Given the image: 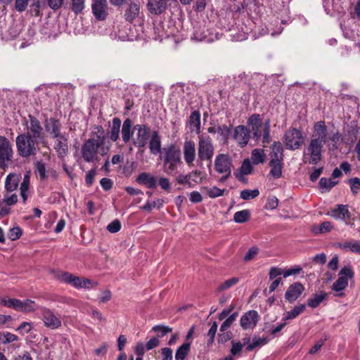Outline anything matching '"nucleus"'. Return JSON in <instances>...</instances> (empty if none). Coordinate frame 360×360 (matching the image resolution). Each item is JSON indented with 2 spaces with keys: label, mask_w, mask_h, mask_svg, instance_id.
<instances>
[{
  "label": "nucleus",
  "mask_w": 360,
  "mask_h": 360,
  "mask_svg": "<svg viewBox=\"0 0 360 360\" xmlns=\"http://www.w3.org/2000/svg\"><path fill=\"white\" fill-rule=\"evenodd\" d=\"M250 134L252 133V138L258 141L262 136V143H269L271 141L270 136V121L267 120L263 123L260 115L253 114L247 121Z\"/></svg>",
  "instance_id": "nucleus-5"
},
{
  "label": "nucleus",
  "mask_w": 360,
  "mask_h": 360,
  "mask_svg": "<svg viewBox=\"0 0 360 360\" xmlns=\"http://www.w3.org/2000/svg\"><path fill=\"white\" fill-rule=\"evenodd\" d=\"M35 169L36 171L38 172L41 180H44L47 177L46 174L45 164L42 161L36 162Z\"/></svg>",
  "instance_id": "nucleus-50"
},
{
  "label": "nucleus",
  "mask_w": 360,
  "mask_h": 360,
  "mask_svg": "<svg viewBox=\"0 0 360 360\" xmlns=\"http://www.w3.org/2000/svg\"><path fill=\"white\" fill-rule=\"evenodd\" d=\"M56 277L61 282L72 285L77 288H79V285H81L82 278L66 271L58 272Z\"/></svg>",
  "instance_id": "nucleus-20"
},
{
  "label": "nucleus",
  "mask_w": 360,
  "mask_h": 360,
  "mask_svg": "<svg viewBox=\"0 0 360 360\" xmlns=\"http://www.w3.org/2000/svg\"><path fill=\"white\" fill-rule=\"evenodd\" d=\"M13 157V149L10 141L0 136V167L4 169Z\"/></svg>",
  "instance_id": "nucleus-12"
},
{
  "label": "nucleus",
  "mask_w": 360,
  "mask_h": 360,
  "mask_svg": "<svg viewBox=\"0 0 360 360\" xmlns=\"http://www.w3.org/2000/svg\"><path fill=\"white\" fill-rule=\"evenodd\" d=\"M191 348L189 342H184L176 351L175 360H184L188 355Z\"/></svg>",
  "instance_id": "nucleus-35"
},
{
  "label": "nucleus",
  "mask_w": 360,
  "mask_h": 360,
  "mask_svg": "<svg viewBox=\"0 0 360 360\" xmlns=\"http://www.w3.org/2000/svg\"><path fill=\"white\" fill-rule=\"evenodd\" d=\"M140 13V5L137 3H131L125 11L124 18L125 20L129 22L138 17Z\"/></svg>",
  "instance_id": "nucleus-27"
},
{
  "label": "nucleus",
  "mask_w": 360,
  "mask_h": 360,
  "mask_svg": "<svg viewBox=\"0 0 360 360\" xmlns=\"http://www.w3.org/2000/svg\"><path fill=\"white\" fill-rule=\"evenodd\" d=\"M22 232L20 227H18V226L13 227L9 230L8 238L11 240H15L20 238V236H22Z\"/></svg>",
  "instance_id": "nucleus-56"
},
{
  "label": "nucleus",
  "mask_w": 360,
  "mask_h": 360,
  "mask_svg": "<svg viewBox=\"0 0 360 360\" xmlns=\"http://www.w3.org/2000/svg\"><path fill=\"white\" fill-rule=\"evenodd\" d=\"M18 340V337L10 332L0 333V342L3 344L13 342Z\"/></svg>",
  "instance_id": "nucleus-43"
},
{
  "label": "nucleus",
  "mask_w": 360,
  "mask_h": 360,
  "mask_svg": "<svg viewBox=\"0 0 360 360\" xmlns=\"http://www.w3.org/2000/svg\"><path fill=\"white\" fill-rule=\"evenodd\" d=\"M136 181L139 184L145 185L148 188H156L155 177L150 173L142 172L136 178Z\"/></svg>",
  "instance_id": "nucleus-26"
},
{
  "label": "nucleus",
  "mask_w": 360,
  "mask_h": 360,
  "mask_svg": "<svg viewBox=\"0 0 360 360\" xmlns=\"http://www.w3.org/2000/svg\"><path fill=\"white\" fill-rule=\"evenodd\" d=\"M96 174V169H91L86 174V177H85V182L88 186H91L93 184Z\"/></svg>",
  "instance_id": "nucleus-64"
},
{
  "label": "nucleus",
  "mask_w": 360,
  "mask_h": 360,
  "mask_svg": "<svg viewBox=\"0 0 360 360\" xmlns=\"http://www.w3.org/2000/svg\"><path fill=\"white\" fill-rule=\"evenodd\" d=\"M333 229V226L330 221H324L319 226H314L312 229L313 232L316 234L325 233L330 232Z\"/></svg>",
  "instance_id": "nucleus-41"
},
{
  "label": "nucleus",
  "mask_w": 360,
  "mask_h": 360,
  "mask_svg": "<svg viewBox=\"0 0 360 360\" xmlns=\"http://www.w3.org/2000/svg\"><path fill=\"white\" fill-rule=\"evenodd\" d=\"M152 330L158 333L159 336L163 337L167 333H171L172 331V328L164 325H156L152 328Z\"/></svg>",
  "instance_id": "nucleus-48"
},
{
  "label": "nucleus",
  "mask_w": 360,
  "mask_h": 360,
  "mask_svg": "<svg viewBox=\"0 0 360 360\" xmlns=\"http://www.w3.org/2000/svg\"><path fill=\"white\" fill-rule=\"evenodd\" d=\"M168 0H148L147 7L148 11L155 15L162 13L167 8Z\"/></svg>",
  "instance_id": "nucleus-25"
},
{
  "label": "nucleus",
  "mask_w": 360,
  "mask_h": 360,
  "mask_svg": "<svg viewBox=\"0 0 360 360\" xmlns=\"http://www.w3.org/2000/svg\"><path fill=\"white\" fill-rule=\"evenodd\" d=\"M258 252H259V249L257 247H255V246L252 247L251 248H250L248 250L247 253L245 255V256L243 257V260L245 262H249V261L255 258V257L258 254Z\"/></svg>",
  "instance_id": "nucleus-58"
},
{
  "label": "nucleus",
  "mask_w": 360,
  "mask_h": 360,
  "mask_svg": "<svg viewBox=\"0 0 360 360\" xmlns=\"http://www.w3.org/2000/svg\"><path fill=\"white\" fill-rule=\"evenodd\" d=\"M337 184L338 181H333L331 179L323 177L319 180V186L321 192L323 193L328 192Z\"/></svg>",
  "instance_id": "nucleus-36"
},
{
  "label": "nucleus",
  "mask_w": 360,
  "mask_h": 360,
  "mask_svg": "<svg viewBox=\"0 0 360 360\" xmlns=\"http://www.w3.org/2000/svg\"><path fill=\"white\" fill-rule=\"evenodd\" d=\"M198 139V160L201 162H211L214 153V146L212 138L208 135H201Z\"/></svg>",
  "instance_id": "nucleus-7"
},
{
  "label": "nucleus",
  "mask_w": 360,
  "mask_h": 360,
  "mask_svg": "<svg viewBox=\"0 0 360 360\" xmlns=\"http://www.w3.org/2000/svg\"><path fill=\"white\" fill-rule=\"evenodd\" d=\"M188 176H190L191 182L193 181L196 184L201 183L203 179L202 172L198 169L193 170L191 172L188 173Z\"/></svg>",
  "instance_id": "nucleus-51"
},
{
  "label": "nucleus",
  "mask_w": 360,
  "mask_h": 360,
  "mask_svg": "<svg viewBox=\"0 0 360 360\" xmlns=\"http://www.w3.org/2000/svg\"><path fill=\"white\" fill-rule=\"evenodd\" d=\"M217 132L224 139H227L229 137V136H230V134L231 133V127H228L226 125L219 126L217 128Z\"/></svg>",
  "instance_id": "nucleus-60"
},
{
  "label": "nucleus",
  "mask_w": 360,
  "mask_h": 360,
  "mask_svg": "<svg viewBox=\"0 0 360 360\" xmlns=\"http://www.w3.org/2000/svg\"><path fill=\"white\" fill-rule=\"evenodd\" d=\"M238 282L239 278L237 277H233L230 279H228L218 285L217 288V292H220L229 290L233 285H236Z\"/></svg>",
  "instance_id": "nucleus-38"
},
{
  "label": "nucleus",
  "mask_w": 360,
  "mask_h": 360,
  "mask_svg": "<svg viewBox=\"0 0 360 360\" xmlns=\"http://www.w3.org/2000/svg\"><path fill=\"white\" fill-rule=\"evenodd\" d=\"M121 229V223L118 219H115L107 226V230L112 233L118 232Z\"/></svg>",
  "instance_id": "nucleus-57"
},
{
  "label": "nucleus",
  "mask_w": 360,
  "mask_h": 360,
  "mask_svg": "<svg viewBox=\"0 0 360 360\" xmlns=\"http://www.w3.org/2000/svg\"><path fill=\"white\" fill-rule=\"evenodd\" d=\"M96 129L97 131H93L91 137L86 140L82 146V156L86 162H93L97 160L100 148L102 155H105L108 150V148L105 150L103 148L106 139L103 127L97 126Z\"/></svg>",
  "instance_id": "nucleus-2"
},
{
  "label": "nucleus",
  "mask_w": 360,
  "mask_h": 360,
  "mask_svg": "<svg viewBox=\"0 0 360 360\" xmlns=\"http://www.w3.org/2000/svg\"><path fill=\"white\" fill-rule=\"evenodd\" d=\"M20 176L15 174H10L7 176L5 181V188L7 191H15L19 184Z\"/></svg>",
  "instance_id": "nucleus-30"
},
{
  "label": "nucleus",
  "mask_w": 360,
  "mask_h": 360,
  "mask_svg": "<svg viewBox=\"0 0 360 360\" xmlns=\"http://www.w3.org/2000/svg\"><path fill=\"white\" fill-rule=\"evenodd\" d=\"M231 348L230 352L232 356L240 355V352L243 349V345L240 342L231 341Z\"/></svg>",
  "instance_id": "nucleus-53"
},
{
  "label": "nucleus",
  "mask_w": 360,
  "mask_h": 360,
  "mask_svg": "<svg viewBox=\"0 0 360 360\" xmlns=\"http://www.w3.org/2000/svg\"><path fill=\"white\" fill-rule=\"evenodd\" d=\"M41 316L44 326L50 329H57L62 325L60 319L48 308L41 309Z\"/></svg>",
  "instance_id": "nucleus-13"
},
{
  "label": "nucleus",
  "mask_w": 360,
  "mask_h": 360,
  "mask_svg": "<svg viewBox=\"0 0 360 360\" xmlns=\"http://www.w3.org/2000/svg\"><path fill=\"white\" fill-rule=\"evenodd\" d=\"M131 120L129 118H127L122 124L121 134L125 143H128L132 136L134 131H131Z\"/></svg>",
  "instance_id": "nucleus-32"
},
{
  "label": "nucleus",
  "mask_w": 360,
  "mask_h": 360,
  "mask_svg": "<svg viewBox=\"0 0 360 360\" xmlns=\"http://www.w3.org/2000/svg\"><path fill=\"white\" fill-rule=\"evenodd\" d=\"M232 334L231 332H221L218 335V342L224 344L231 339Z\"/></svg>",
  "instance_id": "nucleus-62"
},
{
  "label": "nucleus",
  "mask_w": 360,
  "mask_h": 360,
  "mask_svg": "<svg viewBox=\"0 0 360 360\" xmlns=\"http://www.w3.org/2000/svg\"><path fill=\"white\" fill-rule=\"evenodd\" d=\"M148 148L153 155H158L161 153V137L158 131H153L151 133L150 139L148 141Z\"/></svg>",
  "instance_id": "nucleus-23"
},
{
  "label": "nucleus",
  "mask_w": 360,
  "mask_h": 360,
  "mask_svg": "<svg viewBox=\"0 0 360 360\" xmlns=\"http://www.w3.org/2000/svg\"><path fill=\"white\" fill-rule=\"evenodd\" d=\"M91 9L96 20H104L108 14L107 0H93Z\"/></svg>",
  "instance_id": "nucleus-14"
},
{
  "label": "nucleus",
  "mask_w": 360,
  "mask_h": 360,
  "mask_svg": "<svg viewBox=\"0 0 360 360\" xmlns=\"http://www.w3.org/2000/svg\"><path fill=\"white\" fill-rule=\"evenodd\" d=\"M44 127L46 132H48L53 139L60 138V136L63 135L60 131L62 127L60 122L54 117L46 120Z\"/></svg>",
  "instance_id": "nucleus-16"
},
{
  "label": "nucleus",
  "mask_w": 360,
  "mask_h": 360,
  "mask_svg": "<svg viewBox=\"0 0 360 360\" xmlns=\"http://www.w3.org/2000/svg\"><path fill=\"white\" fill-rule=\"evenodd\" d=\"M354 271L350 266H345L342 267L338 274V278L333 283L331 289L333 291L340 292L336 294V296L342 297L343 293L340 292L344 290L348 285L349 279L354 277Z\"/></svg>",
  "instance_id": "nucleus-8"
},
{
  "label": "nucleus",
  "mask_w": 360,
  "mask_h": 360,
  "mask_svg": "<svg viewBox=\"0 0 360 360\" xmlns=\"http://www.w3.org/2000/svg\"><path fill=\"white\" fill-rule=\"evenodd\" d=\"M251 160L254 165L263 163L265 160V153L263 150L254 149L251 153Z\"/></svg>",
  "instance_id": "nucleus-39"
},
{
  "label": "nucleus",
  "mask_w": 360,
  "mask_h": 360,
  "mask_svg": "<svg viewBox=\"0 0 360 360\" xmlns=\"http://www.w3.org/2000/svg\"><path fill=\"white\" fill-rule=\"evenodd\" d=\"M328 297V294L323 291L320 293L313 294L311 297L307 300V305L313 309L316 308L319 304Z\"/></svg>",
  "instance_id": "nucleus-29"
},
{
  "label": "nucleus",
  "mask_w": 360,
  "mask_h": 360,
  "mask_svg": "<svg viewBox=\"0 0 360 360\" xmlns=\"http://www.w3.org/2000/svg\"><path fill=\"white\" fill-rule=\"evenodd\" d=\"M136 131V137L134 139V144L139 148H143L147 144L150 136V128L146 124H136L133 128Z\"/></svg>",
  "instance_id": "nucleus-11"
},
{
  "label": "nucleus",
  "mask_w": 360,
  "mask_h": 360,
  "mask_svg": "<svg viewBox=\"0 0 360 360\" xmlns=\"http://www.w3.org/2000/svg\"><path fill=\"white\" fill-rule=\"evenodd\" d=\"M259 195V191L258 189H245L240 192V197L243 200H248L257 198Z\"/></svg>",
  "instance_id": "nucleus-45"
},
{
  "label": "nucleus",
  "mask_w": 360,
  "mask_h": 360,
  "mask_svg": "<svg viewBox=\"0 0 360 360\" xmlns=\"http://www.w3.org/2000/svg\"><path fill=\"white\" fill-rule=\"evenodd\" d=\"M183 154L185 162L187 165H193L196 157L195 145L193 141H185L183 146Z\"/></svg>",
  "instance_id": "nucleus-15"
},
{
  "label": "nucleus",
  "mask_w": 360,
  "mask_h": 360,
  "mask_svg": "<svg viewBox=\"0 0 360 360\" xmlns=\"http://www.w3.org/2000/svg\"><path fill=\"white\" fill-rule=\"evenodd\" d=\"M351 191L354 195L358 193L360 191V179L358 177L351 178L348 180Z\"/></svg>",
  "instance_id": "nucleus-49"
},
{
  "label": "nucleus",
  "mask_w": 360,
  "mask_h": 360,
  "mask_svg": "<svg viewBox=\"0 0 360 360\" xmlns=\"http://www.w3.org/2000/svg\"><path fill=\"white\" fill-rule=\"evenodd\" d=\"M176 181L180 185H188L189 188L193 187V184L190 181V176L188 174H179L176 177Z\"/></svg>",
  "instance_id": "nucleus-54"
},
{
  "label": "nucleus",
  "mask_w": 360,
  "mask_h": 360,
  "mask_svg": "<svg viewBox=\"0 0 360 360\" xmlns=\"http://www.w3.org/2000/svg\"><path fill=\"white\" fill-rule=\"evenodd\" d=\"M84 8V0H72V11L75 14L82 13Z\"/></svg>",
  "instance_id": "nucleus-52"
},
{
  "label": "nucleus",
  "mask_w": 360,
  "mask_h": 360,
  "mask_svg": "<svg viewBox=\"0 0 360 360\" xmlns=\"http://www.w3.org/2000/svg\"><path fill=\"white\" fill-rule=\"evenodd\" d=\"M328 214L335 219L345 220L350 218V213L347 205H337L328 212Z\"/></svg>",
  "instance_id": "nucleus-22"
},
{
  "label": "nucleus",
  "mask_w": 360,
  "mask_h": 360,
  "mask_svg": "<svg viewBox=\"0 0 360 360\" xmlns=\"http://www.w3.org/2000/svg\"><path fill=\"white\" fill-rule=\"evenodd\" d=\"M162 160L164 172L170 176L176 175L179 172V166L183 163L181 158V150L174 144H170L163 148Z\"/></svg>",
  "instance_id": "nucleus-3"
},
{
  "label": "nucleus",
  "mask_w": 360,
  "mask_h": 360,
  "mask_svg": "<svg viewBox=\"0 0 360 360\" xmlns=\"http://www.w3.org/2000/svg\"><path fill=\"white\" fill-rule=\"evenodd\" d=\"M224 190H221L217 186H213L207 191V195L212 198H215L223 195Z\"/></svg>",
  "instance_id": "nucleus-59"
},
{
  "label": "nucleus",
  "mask_w": 360,
  "mask_h": 360,
  "mask_svg": "<svg viewBox=\"0 0 360 360\" xmlns=\"http://www.w3.org/2000/svg\"><path fill=\"white\" fill-rule=\"evenodd\" d=\"M28 121L25 122L27 125V131L23 134H30V136L35 138L46 143L43 128L39 120L33 115H28Z\"/></svg>",
  "instance_id": "nucleus-10"
},
{
  "label": "nucleus",
  "mask_w": 360,
  "mask_h": 360,
  "mask_svg": "<svg viewBox=\"0 0 360 360\" xmlns=\"http://www.w3.org/2000/svg\"><path fill=\"white\" fill-rule=\"evenodd\" d=\"M341 135L339 132L328 136V129L324 121L316 122L314 125L313 133L308 146L303 151L302 161L309 165L318 164L322 158L323 146L330 140L333 143V147L339 141Z\"/></svg>",
  "instance_id": "nucleus-1"
},
{
  "label": "nucleus",
  "mask_w": 360,
  "mask_h": 360,
  "mask_svg": "<svg viewBox=\"0 0 360 360\" xmlns=\"http://www.w3.org/2000/svg\"><path fill=\"white\" fill-rule=\"evenodd\" d=\"M250 218V212L248 210H243L236 212L233 215V220L236 223L242 224L248 221Z\"/></svg>",
  "instance_id": "nucleus-37"
},
{
  "label": "nucleus",
  "mask_w": 360,
  "mask_h": 360,
  "mask_svg": "<svg viewBox=\"0 0 360 360\" xmlns=\"http://www.w3.org/2000/svg\"><path fill=\"white\" fill-rule=\"evenodd\" d=\"M34 302L30 300H20L18 311L23 312H30L34 310L33 307Z\"/></svg>",
  "instance_id": "nucleus-47"
},
{
  "label": "nucleus",
  "mask_w": 360,
  "mask_h": 360,
  "mask_svg": "<svg viewBox=\"0 0 360 360\" xmlns=\"http://www.w3.org/2000/svg\"><path fill=\"white\" fill-rule=\"evenodd\" d=\"M233 160L229 154L221 153L214 160V169L221 175L220 181L224 182L231 175Z\"/></svg>",
  "instance_id": "nucleus-6"
},
{
  "label": "nucleus",
  "mask_w": 360,
  "mask_h": 360,
  "mask_svg": "<svg viewBox=\"0 0 360 360\" xmlns=\"http://www.w3.org/2000/svg\"><path fill=\"white\" fill-rule=\"evenodd\" d=\"M283 142L285 147L291 150L299 149L304 143L302 131L296 128H290L284 134Z\"/></svg>",
  "instance_id": "nucleus-9"
},
{
  "label": "nucleus",
  "mask_w": 360,
  "mask_h": 360,
  "mask_svg": "<svg viewBox=\"0 0 360 360\" xmlns=\"http://www.w3.org/2000/svg\"><path fill=\"white\" fill-rule=\"evenodd\" d=\"M258 313L255 310L248 311L240 318L241 327L245 330L255 327L258 321Z\"/></svg>",
  "instance_id": "nucleus-19"
},
{
  "label": "nucleus",
  "mask_w": 360,
  "mask_h": 360,
  "mask_svg": "<svg viewBox=\"0 0 360 360\" xmlns=\"http://www.w3.org/2000/svg\"><path fill=\"white\" fill-rule=\"evenodd\" d=\"M46 6V0H33L31 5L32 11L34 13L35 16L40 15V8H44Z\"/></svg>",
  "instance_id": "nucleus-46"
},
{
  "label": "nucleus",
  "mask_w": 360,
  "mask_h": 360,
  "mask_svg": "<svg viewBox=\"0 0 360 360\" xmlns=\"http://www.w3.org/2000/svg\"><path fill=\"white\" fill-rule=\"evenodd\" d=\"M250 138V131L244 125H238L234 129L233 139L240 147H245Z\"/></svg>",
  "instance_id": "nucleus-17"
},
{
  "label": "nucleus",
  "mask_w": 360,
  "mask_h": 360,
  "mask_svg": "<svg viewBox=\"0 0 360 360\" xmlns=\"http://www.w3.org/2000/svg\"><path fill=\"white\" fill-rule=\"evenodd\" d=\"M0 304H3L5 307L12 308L13 309L18 311L20 300L15 298H2L0 299Z\"/></svg>",
  "instance_id": "nucleus-42"
},
{
  "label": "nucleus",
  "mask_w": 360,
  "mask_h": 360,
  "mask_svg": "<svg viewBox=\"0 0 360 360\" xmlns=\"http://www.w3.org/2000/svg\"><path fill=\"white\" fill-rule=\"evenodd\" d=\"M305 308L306 306L304 304L294 307L291 311H287L284 314L283 320L286 321L296 318L304 311Z\"/></svg>",
  "instance_id": "nucleus-33"
},
{
  "label": "nucleus",
  "mask_w": 360,
  "mask_h": 360,
  "mask_svg": "<svg viewBox=\"0 0 360 360\" xmlns=\"http://www.w3.org/2000/svg\"><path fill=\"white\" fill-rule=\"evenodd\" d=\"M304 287L300 283L296 282L291 284L285 293V300L292 303L295 302L304 292Z\"/></svg>",
  "instance_id": "nucleus-18"
},
{
  "label": "nucleus",
  "mask_w": 360,
  "mask_h": 360,
  "mask_svg": "<svg viewBox=\"0 0 360 360\" xmlns=\"http://www.w3.org/2000/svg\"><path fill=\"white\" fill-rule=\"evenodd\" d=\"M269 165L271 167V170L269 172L270 175L276 179L281 177L283 162L269 161Z\"/></svg>",
  "instance_id": "nucleus-34"
},
{
  "label": "nucleus",
  "mask_w": 360,
  "mask_h": 360,
  "mask_svg": "<svg viewBox=\"0 0 360 360\" xmlns=\"http://www.w3.org/2000/svg\"><path fill=\"white\" fill-rule=\"evenodd\" d=\"M163 203L164 200L160 198L157 199L153 202H150L149 200H148L144 205L141 207V209L143 210L150 212L151 210L155 207L160 209V207H162Z\"/></svg>",
  "instance_id": "nucleus-44"
},
{
  "label": "nucleus",
  "mask_w": 360,
  "mask_h": 360,
  "mask_svg": "<svg viewBox=\"0 0 360 360\" xmlns=\"http://www.w3.org/2000/svg\"><path fill=\"white\" fill-rule=\"evenodd\" d=\"M267 342L268 340L266 338H258L255 336L253 338L252 343L247 346L246 350L248 352L252 351L257 347L265 345Z\"/></svg>",
  "instance_id": "nucleus-40"
},
{
  "label": "nucleus",
  "mask_w": 360,
  "mask_h": 360,
  "mask_svg": "<svg viewBox=\"0 0 360 360\" xmlns=\"http://www.w3.org/2000/svg\"><path fill=\"white\" fill-rule=\"evenodd\" d=\"M121 127V120L118 117H114L112 121V126L110 130L108 132L109 139L115 142L117 141L120 136Z\"/></svg>",
  "instance_id": "nucleus-28"
},
{
  "label": "nucleus",
  "mask_w": 360,
  "mask_h": 360,
  "mask_svg": "<svg viewBox=\"0 0 360 360\" xmlns=\"http://www.w3.org/2000/svg\"><path fill=\"white\" fill-rule=\"evenodd\" d=\"M40 144L45 145L46 143L30 136V134L22 133L15 138L17 153L23 158L36 156L40 150Z\"/></svg>",
  "instance_id": "nucleus-4"
},
{
  "label": "nucleus",
  "mask_w": 360,
  "mask_h": 360,
  "mask_svg": "<svg viewBox=\"0 0 360 360\" xmlns=\"http://www.w3.org/2000/svg\"><path fill=\"white\" fill-rule=\"evenodd\" d=\"M30 182L22 181L20 184V195L23 199V201L25 202L27 198V191L29 188Z\"/></svg>",
  "instance_id": "nucleus-61"
},
{
  "label": "nucleus",
  "mask_w": 360,
  "mask_h": 360,
  "mask_svg": "<svg viewBox=\"0 0 360 360\" xmlns=\"http://www.w3.org/2000/svg\"><path fill=\"white\" fill-rule=\"evenodd\" d=\"M270 161L283 162V147L280 141H275L271 147Z\"/></svg>",
  "instance_id": "nucleus-24"
},
{
  "label": "nucleus",
  "mask_w": 360,
  "mask_h": 360,
  "mask_svg": "<svg viewBox=\"0 0 360 360\" xmlns=\"http://www.w3.org/2000/svg\"><path fill=\"white\" fill-rule=\"evenodd\" d=\"M252 171V166L248 159L245 160L240 167V173L243 175H248Z\"/></svg>",
  "instance_id": "nucleus-55"
},
{
  "label": "nucleus",
  "mask_w": 360,
  "mask_h": 360,
  "mask_svg": "<svg viewBox=\"0 0 360 360\" xmlns=\"http://www.w3.org/2000/svg\"><path fill=\"white\" fill-rule=\"evenodd\" d=\"M29 0H15V8L18 12L24 11L28 4Z\"/></svg>",
  "instance_id": "nucleus-63"
},
{
  "label": "nucleus",
  "mask_w": 360,
  "mask_h": 360,
  "mask_svg": "<svg viewBox=\"0 0 360 360\" xmlns=\"http://www.w3.org/2000/svg\"><path fill=\"white\" fill-rule=\"evenodd\" d=\"M188 124L191 131H195L198 134L200 130V113L198 110H194L191 112Z\"/></svg>",
  "instance_id": "nucleus-31"
},
{
  "label": "nucleus",
  "mask_w": 360,
  "mask_h": 360,
  "mask_svg": "<svg viewBox=\"0 0 360 360\" xmlns=\"http://www.w3.org/2000/svg\"><path fill=\"white\" fill-rule=\"evenodd\" d=\"M56 141L54 144V149L56 150L59 158L65 157L68 153V137L63 134L60 138H56Z\"/></svg>",
  "instance_id": "nucleus-21"
}]
</instances>
